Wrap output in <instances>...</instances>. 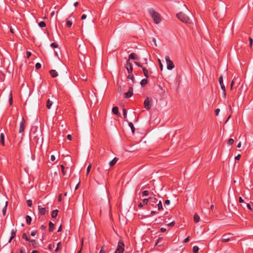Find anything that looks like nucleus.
<instances>
[{"label": "nucleus", "mask_w": 253, "mask_h": 253, "mask_svg": "<svg viewBox=\"0 0 253 253\" xmlns=\"http://www.w3.org/2000/svg\"><path fill=\"white\" fill-rule=\"evenodd\" d=\"M54 224L51 222H50L49 223V231H52L53 229H54Z\"/></svg>", "instance_id": "nucleus-28"}, {"label": "nucleus", "mask_w": 253, "mask_h": 253, "mask_svg": "<svg viewBox=\"0 0 253 253\" xmlns=\"http://www.w3.org/2000/svg\"><path fill=\"white\" fill-rule=\"evenodd\" d=\"M8 203L7 202H5V205L2 209V214L3 215H5L6 214V210H7V207Z\"/></svg>", "instance_id": "nucleus-15"}, {"label": "nucleus", "mask_w": 253, "mask_h": 253, "mask_svg": "<svg viewBox=\"0 0 253 253\" xmlns=\"http://www.w3.org/2000/svg\"><path fill=\"white\" fill-rule=\"evenodd\" d=\"M3 77H4V75L2 72H0V79L2 80Z\"/></svg>", "instance_id": "nucleus-52"}, {"label": "nucleus", "mask_w": 253, "mask_h": 253, "mask_svg": "<svg viewBox=\"0 0 253 253\" xmlns=\"http://www.w3.org/2000/svg\"><path fill=\"white\" fill-rule=\"evenodd\" d=\"M35 67L37 69H39L41 67V64L40 63H37L35 65Z\"/></svg>", "instance_id": "nucleus-40"}, {"label": "nucleus", "mask_w": 253, "mask_h": 253, "mask_svg": "<svg viewBox=\"0 0 253 253\" xmlns=\"http://www.w3.org/2000/svg\"><path fill=\"white\" fill-rule=\"evenodd\" d=\"M112 112L114 114H116V115L119 114L120 115V114L119 113V109H118V107H113L112 109Z\"/></svg>", "instance_id": "nucleus-17"}, {"label": "nucleus", "mask_w": 253, "mask_h": 253, "mask_svg": "<svg viewBox=\"0 0 253 253\" xmlns=\"http://www.w3.org/2000/svg\"><path fill=\"white\" fill-rule=\"evenodd\" d=\"M125 245L122 240H120L118 244V247L114 253H123L124 251Z\"/></svg>", "instance_id": "nucleus-3"}, {"label": "nucleus", "mask_w": 253, "mask_h": 253, "mask_svg": "<svg viewBox=\"0 0 253 253\" xmlns=\"http://www.w3.org/2000/svg\"><path fill=\"white\" fill-rule=\"evenodd\" d=\"M58 211L55 210L52 212L51 216L53 218H55L57 215Z\"/></svg>", "instance_id": "nucleus-23"}, {"label": "nucleus", "mask_w": 253, "mask_h": 253, "mask_svg": "<svg viewBox=\"0 0 253 253\" xmlns=\"http://www.w3.org/2000/svg\"><path fill=\"white\" fill-rule=\"evenodd\" d=\"M123 115H124V118H126L127 117L126 110L125 109H123Z\"/></svg>", "instance_id": "nucleus-38"}, {"label": "nucleus", "mask_w": 253, "mask_h": 253, "mask_svg": "<svg viewBox=\"0 0 253 253\" xmlns=\"http://www.w3.org/2000/svg\"><path fill=\"white\" fill-rule=\"evenodd\" d=\"M142 194L144 196H147L149 194V192L148 191H144L143 192Z\"/></svg>", "instance_id": "nucleus-45"}, {"label": "nucleus", "mask_w": 253, "mask_h": 253, "mask_svg": "<svg viewBox=\"0 0 253 253\" xmlns=\"http://www.w3.org/2000/svg\"><path fill=\"white\" fill-rule=\"evenodd\" d=\"M24 123H25L24 119V118H22V121L21 122V123L20 124V128H19V132L20 133L23 132L24 130V129H25Z\"/></svg>", "instance_id": "nucleus-6"}, {"label": "nucleus", "mask_w": 253, "mask_h": 253, "mask_svg": "<svg viewBox=\"0 0 253 253\" xmlns=\"http://www.w3.org/2000/svg\"><path fill=\"white\" fill-rule=\"evenodd\" d=\"M61 243L60 242H59L57 245V247L55 249V252H58L60 249H61Z\"/></svg>", "instance_id": "nucleus-29"}, {"label": "nucleus", "mask_w": 253, "mask_h": 253, "mask_svg": "<svg viewBox=\"0 0 253 253\" xmlns=\"http://www.w3.org/2000/svg\"><path fill=\"white\" fill-rule=\"evenodd\" d=\"M152 42H154L155 45L156 46H157V42H156V39H153L152 40Z\"/></svg>", "instance_id": "nucleus-56"}, {"label": "nucleus", "mask_w": 253, "mask_h": 253, "mask_svg": "<svg viewBox=\"0 0 253 253\" xmlns=\"http://www.w3.org/2000/svg\"><path fill=\"white\" fill-rule=\"evenodd\" d=\"M147 79H143L141 82H140V84L142 86H144L147 83Z\"/></svg>", "instance_id": "nucleus-30"}, {"label": "nucleus", "mask_w": 253, "mask_h": 253, "mask_svg": "<svg viewBox=\"0 0 253 253\" xmlns=\"http://www.w3.org/2000/svg\"><path fill=\"white\" fill-rule=\"evenodd\" d=\"M124 95L126 98L130 97L133 95V88L132 87H129L127 92L125 93Z\"/></svg>", "instance_id": "nucleus-7"}, {"label": "nucleus", "mask_w": 253, "mask_h": 253, "mask_svg": "<svg viewBox=\"0 0 253 253\" xmlns=\"http://www.w3.org/2000/svg\"><path fill=\"white\" fill-rule=\"evenodd\" d=\"M199 248L198 246H194L193 247V251L194 253H196L198 252Z\"/></svg>", "instance_id": "nucleus-33"}, {"label": "nucleus", "mask_w": 253, "mask_h": 253, "mask_svg": "<svg viewBox=\"0 0 253 253\" xmlns=\"http://www.w3.org/2000/svg\"><path fill=\"white\" fill-rule=\"evenodd\" d=\"M241 157V155L238 154L237 156L235 157V160H239Z\"/></svg>", "instance_id": "nucleus-51"}, {"label": "nucleus", "mask_w": 253, "mask_h": 253, "mask_svg": "<svg viewBox=\"0 0 253 253\" xmlns=\"http://www.w3.org/2000/svg\"><path fill=\"white\" fill-rule=\"evenodd\" d=\"M144 105L145 108L149 110L151 107V105H150V100L148 97H146L145 100H144Z\"/></svg>", "instance_id": "nucleus-5"}, {"label": "nucleus", "mask_w": 253, "mask_h": 253, "mask_svg": "<svg viewBox=\"0 0 253 253\" xmlns=\"http://www.w3.org/2000/svg\"><path fill=\"white\" fill-rule=\"evenodd\" d=\"M230 234H226L223 236L222 238L221 239V241L223 242H227L230 240Z\"/></svg>", "instance_id": "nucleus-8"}, {"label": "nucleus", "mask_w": 253, "mask_h": 253, "mask_svg": "<svg viewBox=\"0 0 253 253\" xmlns=\"http://www.w3.org/2000/svg\"><path fill=\"white\" fill-rule=\"evenodd\" d=\"M0 142L3 146L4 145V135L3 133L0 134Z\"/></svg>", "instance_id": "nucleus-14"}, {"label": "nucleus", "mask_w": 253, "mask_h": 253, "mask_svg": "<svg viewBox=\"0 0 253 253\" xmlns=\"http://www.w3.org/2000/svg\"><path fill=\"white\" fill-rule=\"evenodd\" d=\"M49 73L50 75L53 77L55 78L58 76V74L56 70H51L49 71Z\"/></svg>", "instance_id": "nucleus-11"}, {"label": "nucleus", "mask_w": 253, "mask_h": 253, "mask_svg": "<svg viewBox=\"0 0 253 253\" xmlns=\"http://www.w3.org/2000/svg\"><path fill=\"white\" fill-rule=\"evenodd\" d=\"M86 18V15H85V14H83V15L82 16L81 19H82V20H84Z\"/></svg>", "instance_id": "nucleus-60"}, {"label": "nucleus", "mask_w": 253, "mask_h": 253, "mask_svg": "<svg viewBox=\"0 0 253 253\" xmlns=\"http://www.w3.org/2000/svg\"><path fill=\"white\" fill-rule=\"evenodd\" d=\"M126 69L127 70V72L128 73H129V74L131 73L132 70H133L132 67L131 65L130 64V63L128 62H127V63H126Z\"/></svg>", "instance_id": "nucleus-10"}, {"label": "nucleus", "mask_w": 253, "mask_h": 253, "mask_svg": "<svg viewBox=\"0 0 253 253\" xmlns=\"http://www.w3.org/2000/svg\"><path fill=\"white\" fill-rule=\"evenodd\" d=\"M72 23L70 21H67L66 23V25L68 27H70L72 26Z\"/></svg>", "instance_id": "nucleus-44"}, {"label": "nucleus", "mask_w": 253, "mask_h": 253, "mask_svg": "<svg viewBox=\"0 0 253 253\" xmlns=\"http://www.w3.org/2000/svg\"><path fill=\"white\" fill-rule=\"evenodd\" d=\"M31 55V53L30 51L27 52V57L29 58Z\"/></svg>", "instance_id": "nucleus-57"}, {"label": "nucleus", "mask_w": 253, "mask_h": 253, "mask_svg": "<svg viewBox=\"0 0 253 253\" xmlns=\"http://www.w3.org/2000/svg\"><path fill=\"white\" fill-rule=\"evenodd\" d=\"M174 224H175V222H174V221H173L171 222H170V223L168 224V225L169 226L171 227V226H173L174 225Z\"/></svg>", "instance_id": "nucleus-48"}, {"label": "nucleus", "mask_w": 253, "mask_h": 253, "mask_svg": "<svg viewBox=\"0 0 253 253\" xmlns=\"http://www.w3.org/2000/svg\"><path fill=\"white\" fill-rule=\"evenodd\" d=\"M158 62H159V65H160V69L161 71H162L163 70V65L161 62V61L160 59H158Z\"/></svg>", "instance_id": "nucleus-35"}, {"label": "nucleus", "mask_w": 253, "mask_h": 253, "mask_svg": "<svg viewBox=\"0 0 253 253\" xmlns=\"http://www.w3.org/2000/svg\"><path fill=\"white\" fill-rule=\"evenodd\" d=\"M200 216L198 215L197 213H196L194 215V221L195 222H198L200 221Z\"/></svg>", "instance_id": "nucleus-16"}, {"label": "nucleus", "mask_w": 253, "mask_h": 253, "mask_svg": "<svg viewBox=\"0 0 253 253\" xmlns=\"http://www.w3.org/2000/svg\"><path fill=\"white\" fill-rule=\"evenodd\" d=\"M39 25L40 27L41 28H43V27H44L45 26V22H44L43 21H41L39 23Z\"/></svg>", "instance_id": "nucleus-32"}, {"label": "nucleus", "mask_w": 253, "mask_h": 253, "mask_svg": "<svg viewBox=\"0 0 253 253\" xmlns=\"http://www.w3.org/2000/svg\"><path fill=\"white\" fill-rule=\"evenodd\" d=\"M170 201L169 200H167L165 201V204L169 206L170 204Z\"/></svg>", "instance_id": "nucleus-54"}, {"label": "nucleus", "mask_w": 253, "mask_h": 253, "mask_svg": "<svg viewBox=\"0 0 253 253\" xmlns=\"http://www.w3.org/2000/svg\"><path fill=\"white\" fill-rule=\"evenodd\" d=\"M167 63V68L168 70H171L174 68V65L173 62L168 57L166 58Z\"/></svg>", "instance_id": "nucleus-4"}, {"label": "nucleus", "mask_w": 253, "mask_h": 253, "mask_svg": "<svg viewBox=\"0 0 253 253\" xmlns=\"http://www.w3.org/2000/svg\"><path fill=\"white\" fill-rule=\"evenodd\" d=\"M234 143V140L232 138H230L228 141V144L231 145Z\"/></svg>", "instance_id": "nucleus-41"}, {"label": "nucleus", "mask_w": 253, "mask_h": 253, "mask_svg": "<svg viewBox=\"0 0 253 253\" xmlns=\"http://www.w3.org/2000/svg\"><path fill=\"white\" fill-rule=\"evenodd\" d=\"M176 17L181 22L185 23H191V20L189 17L182 12H180L176 14Z\"/></svg>", "instance_id": "nucleus-2"}, {"label": "nucleus", "mask_w": 253, "mask_h": 253, "mask_svg": "<svg viewBox=\"0 0 253 253\" xmlns=\"http://www.w3.org/2000/svg\"><path fill=\"white\" fill-rule=\"evenodd\" d=\"M127 78L131 80L133 82L134 80L133 76L132 74H131V73L129 74V75L127 76Z\"/></svg>", "instance_id": "nucleus-37"}, {"label": "nucleus", "mask_w": 253, "mask_h": 253, "mask_svg": "<svg viewBox=\"0 0 253 253\" xmlns=\"http://www.w3.org/2000/svg\"><path fill=\"white\" fill-rule=\"evenodd\" d=\"M189 241V237H187L184 240V243H187Z\"/></svg>", "instance_id": "nucleus-59"}, {"label": "nucleus", "mask_w": 253, "mask_h": 253, "mask_svg": "<svg viewBox=\"0 0 253 253\" xmlns=\"http://www.w3.org/2000/svg\"><path fill=\"white\" fill-rule=\"evenodd\" d=\"M38 209H39V212L40 213L42 214V215H43L46 212V210H45V208H42L40 206H38Z\"/></svg>", "instance_id": "nucleus-12"}, {"label": "nucleus", "mask_w": 253, "mask_h": 253, "mask_svg": "<svg viewBox=\"0 0 253 253\" xmlns=\"http://www.w3.org/2000/svg\"><path fill=\"white\" fill-rule=\"evenodd\" d=\"M220 112L219 109H216L215 111V115L217 116Z\"/></svg>", "instance_id": "nucleus-49"}, {"label": "nucleus", "mask_w": 253, "mask_h": 253, "mask_svg": "<svg viewBox=\"0 0 253 253\" xmlns=\"http://www.w3.org/2000/svg\"><path fill=\"white\" fill-rule=\"evenodd\" d=\"M27 203L28 206L29 207H31L32 206V201L31 200H28L27 201Z\"/></svg>", "instance_id": "nucleus-42"}, {"label": "nucleus", "mask_w": 253, "mask_h": 253, "mask_svg": "<svg viewBox=\"0 0 253 253\" xmlns=\"http://www.w3.org/2000/svg\"><path fill=\"white\" fill-rule=\"evenodd\" d=\"M15 235H16V232L15 231H14L13 230H12L11 231V237L9 240V243H10L11 240L15 237Z\"/></svg>", "instance_id": "nucleus-19"}, {"label": "nucleus", "mask_w": 253, "mask_h": 253, "mask_svg": "<svg viewBox=\"0 0 253 253\" xmlns=\"http://www.w3.org/2000/svg\"><path fill=\"white\" fill-rule=\"evenodd\" d=\"M148 200H149V199H144L143 200V204L144 205H146L147 204L148 202Z\"/></svg>", "instance_id": "nucleus-46"}, {"label": "nucleus", "mask_w": 253, "mask_h": 253, "mask_svg": "<svg viewBox=\"0 0 253 253\" xmlns=\"http://www.w3.org/2000/svg\"><path fill=\"white\" fill-rule=\"evenodd\" d=\"M142 70L143 71L144 75L146 78L148 77V72L147 70L145 68H142Z\"/></svg>", "instance_id": "nucleus-25"}, {"label": "nucleus", "mask_w": 253, "mask_h": 253, "mask_svg": "<svg viewBox=\"0 0 253 253\" xmlns=\"http://www.w3.org/2000/svg\"><path fill=\"white\" fill-rule=\"evenodd\" d=\"M53 246L51 244H49L48 245V249L50 251H51L53 249Z\"/></svg>", "instance_id": "nucleus-55"}, {"label": "nucleus", "mask_w": 253, "mask_h": 253, "mask_svg": "<svg viewBox=\"0 0 253 253\" xmlns=\"http://www.w3.org/2000/svg\"><path fill=\"white\" fill-rule=\"evenodd\" d=\"M235 80H234V78L233 79V80H232V82H231V85H230V89H233V85L234 84H235Z\"/></svg>", "instance_id": "nucleus-39"}, {"label": "nucleus", "mask_w": 253, "mask_h": 253, "mask_svg": "<svg viewBox=\"0 0 253 253\" xmlns=\"http://www.w3.org/2000/svg\"><path fill=\"white\" fill-rule=\"evenodd\" d=\"M118 160H119L118 158H117L116 157L114 158V159L113 160H112L111 162H110L109 166L110 167L114 166L116 164V163L117 162Z\"/></svg>", "instance_id": "nucleus-13"}, {"label": "nucleus", "mask_w": 253, "mask_h": 253, "mask_svg": "<svg viewBox=\"0 0 253 253\" xmlns=\"http://www.w3.org/2000/svg\"><path fill=\"white\" fill-rule=\"evenodd\" d=\"M36 232H37L36 231H34L32 232L31 234V236H35L36 234Z\"/></svg>", "instance_id": "nucleus-63"}, {"label": "nucleus", "mask_w": 253, "mask_h": 253, "mask_svg": "<svg viewBox=\"0 0 253 253\" xmlns=\"http://www.w3.org/2000/svg\"><path fill=\"white\" fill-rule=\"evenodd\" d=\"M55 160V157L54 155H51V160L52 161H54V160Z\"/></svg>", "instance_id": "nucleus-62"}, {"label": "nucleus", "mask_w": 253, "mask_h": 253, "mask_svg": "<svg viewBox=\"0 0 253 253\" xmlns=\"http://www.w3.org/2000/svg\"><path fill=\"white\" fill-rule=\"evenodd\" d=\"M247 207H248V208L250 210H252V208H251V205L250 204H247Z\"/></svg>", "instance_id": "nucleus-64"}, {"label": "nucleus", "mask_w": 253, "mask_h": 253, "mask_svg": "<svg viewBox=\"0 0 253 253\" xmlns=\"http://www.w3.org/2000/svg\"><path fill=\"white\" fill-rule=\"evenodd\" d=\"M99 253H105V250H104V248H103V247H102L101 248V250H100V251Z\"/></svg>", "instance_id": "nucleus-53"}, {"label": "nucleus", "mask_w": 253, "mask_h": 253, "mask_svg": "<svg viewBox=\"0 0 253 253\" xmlns=\"http://www.w3.org/2000/svg\"><path fill=\"white\" fill-rule=\"evenodd\" d=\"M53 103L49 99H48L46 103V107L47 109H50L51 108V106H52Z\"/></svg>", "instance_id": "nucleus-18"}, {"label": "nucleus", "mask_w": 253, "mask_h": 253, "mask_svg": "<svg viewBox=\"0 0 253 253\" xmlns=\"http://www.w3.org/2000/svg\"><path fill=\"white\" fill-rule=\"evenodd\" d=\"M26 220L27 223L28 224H30L32 220L31 217L29 215H27L26 217Z\"/></svg>", "instance_id": "nucleus-24"}, {"label": "nucleus", "mask_w": 253, "mask_h": 253, "mask_svg": "<svg viewBox=\"0 0 253 253\" xmlns=\"http://www.w3.org/2000/svg\"><path fill=\"white\" fill-rule=\"evenodd\" d=\"M29 242H30L31 243V245L34 247V248H36L37 247V242H36L35 240H30L29 241Z\"/></svg>", "instance_id": "nucleus-21"}, {"label": "nucleus", "mask_w": 253, "mask_h": 253, "mask_svg": "<svg viewBox=\"0 0 253 253\" xmlns=\"http://www.w3.org/2000/svg\"><path fill=\"white\" fill-rule=\"evenodd\" d=\"M158 209L159 210H162L163 208V206H162V202L161 201H159L158 204Z\"/></svg>", "instance_id": "nucleus-31"}, {"label": "nucleus", "mask_w": 253, "mask_h": 253, "mask_svg": "<svg viewBox=\"0 0 253 253\" xmlns=\"http://www.w3.org/2000/svg\"><path fill=\"white\" fill-rule=\"evenodd\" d=\"M128 125H129V126H130V127L131 128L132 132L133 133H134V131H135V128L134 127V126H133V124L132 123H129L128 124Z\"/></svg>", "instance_id": "nucleus-27"}, {"label": "nucleus", "mask_w": 253, "mask_h": 253, "mask_svg": "<svg viewBox=\"0 0 253 253\" xmlns=\"http://www.w3.org/2000/svg\"><path fill=\"white\" fill-rule=\"evenodd\" d=\"M58 44L56 43H52L50 44V46L52 47H55L57 48L58 47Z\"/></svg>", "instance_id": "nucleus-43"}, {"label": "nucleus", "mask_w": 253, "mask_h": 253, "mask_svg": "<svg viewBox=\"0 0 253 253\" xmlns=\"http://www.w3.org/2000/svg\"><path fill=\"white\" fill-rule=\"evenodd\" d=\"M234 80H235V84H236L237 85H240V83H241V78H236V77H234Z\"/></svg>", "instance_id": "nucleus-20"}, {"label": "nucleus", "mask_w": 253, "mask_h": 253, "mask_svg": "<svg viewBox=\"0 0 253 253\" xmlns=\"http://www.w3.org/2000/svg\"><path fill=\"white\" fill-rule=\"evenodd\" d=\"M91 168V164H89V166L87 168L86 175H87L88 173L89 172Z\"/></svg>", "instance_id": "nucleus-36"}, {"label": "nucleus", "mask_w": 253, "mask_h": 253, "mask_svg": "<svg viewBox=\"0 0 253 253\" xmlns=\"http://www.w3.org/2000/svg\"><path fill=\"white\" fill-rule=\"evenodd\" d=\"M219 82L222 91H224L225 87L223 82V77L222 75L220 77L219 79Z\"/></svg>", "instance_id": "nucleus-9"}, {"label": "nucleus", "mask_w": 253, "mask_h": 253, "mask_svg": "<svg viewBox=\"0 0 253 253\" xmlns=\"http://www.w3.org/2000/svg\"><path fill=\"white\" fill-rule=\"evenodd\" d=\"M135 59H136V58L135 57V54L134 53H131L128 57V60Z\"/></svg>", "instance_id": "nucleus-26"}, {"label": "nucleus", "mask_w": 253, "mask_h": 253, "mask_svg": "<svg viewBox=\"0 0 253 253\" xmlns=\"http://www.w3.org/2000/svg\"><path fill=\"white\" fill-rule=\"evenodd\" d=\"M149 13L155 23L158 24L160 22V21H161V18L159 13L155 11L153 9H149Z\"/></svg>", "instance_id": "nucleus-1"}, {"label": "nucleus", "mask_w": 253, "mask_h": 253, "mask_svg": "<svg viewBox=\"0 0 253 253\" xmlns=\"http://www.w3.org/2000/svg\"><path fill=\"white\" fill-rule=\"evenodd\" d=\"M61 170H62V171L63 174H65L66 172H65V171L64 170V169H65L64 166L63 165H61Z\"/></svg>", "instance_id": "nucleus-47"}, {"label": "nucleus", "mask_w": 253, "mask_h": 253, "mask_svg": "<svg viewBox=\"0 0 253 253\" xmlns=\"http://www.w3.org/2000/svg\"><path fill=\"white\" fill-rule=\"evenodd\" d=\"M22 238L25 239L27 241H29L30 240L27 237L26 233H23L22 235Z\"/></svg>", "instance_id": "nucleus-34"}, {"label": "nucleus", "mask_w": 253, "mask_h": 253, "mask_svg": "<svg viewBox=\"0 0 253 253\" xmlns=\"http://www.w3.org/2000/svg\"><path fill=\"white\" fill-rule=\"evenodd\" d=\"M67 139L69 140H71L72 139V136L71 134H68L67 135Z\"/></svg>", "instance_id": "nucleus-61"}, {"label": "nucleus", "mask_w": 253, "mask_h": 253, "mask_svg": "<svg viewBox=\"0 0 253 253\" xmlns=\"http://www.w3.org/2000/svg\"><path fill=\"white\" fill-rule=\"evenodd\" d=\"M239 201L240 203H243L244 202V200L242 199V198L241 197H239Z\"/></svg>", "instance_id": "nucleus-58"}, {"label": "nucleus", "mask_w": 253, "mask_h": 253, "mask_svg": "<svg viewBox=\"0 0 253 253\" xmlns=\"http://www.w3.org/2000/svg\"><path fill=\"white\" fill-rule=\"evenodd\" d=\"M249 40H250V45L251 46H252L253 45V40L252 38H249Z\"/></svg>", "instance_id": "nucleus-50"}, {"label": "nucleus", "mask_w": 253, "mask_h": 253, "mask_svg": "<svg viewBox=\"0 0 253 253\" xmlns=\"http://www.w3.org/2000/svg\"><path fill=\"white\" fill-rule=\"evenodd\" d=\"M9 103L10 105H11L12 104V94L11 91L9 92Z\"/></svg>", "instance_id": "nucleus-22"}]
</instances>
